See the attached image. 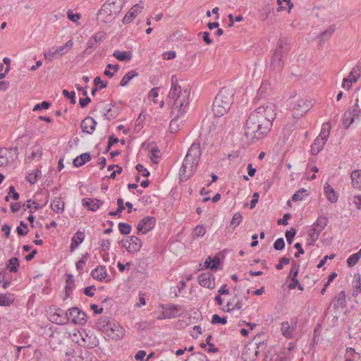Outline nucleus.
<instances>
[{"label": "nucleus", "mask_w": 361, "mask_h": 361, "mask_svg": "<svg viewBox=\"0 0 361 361\" xmlns=\"http://www.w3.org/2000/svg\"><path fill=\"white\" fill-rule=\"evenodd\" d=\"M312 106L310 102L307 99H300L293 108V117L295 118L302 117L311 109Z\"/></svg>", "instance_id": "obj_12"}, {"label": "nucleus", "mask_w": 361, "mask_h": 361, "mask_svg": "<svg viewBox=\"0 0 361 361\" xmlns=\"http://www.w3.org/2000/svg\"><path fill=\"white\" fill-rule=\"evenodd\" d=\"M283 2H286L288 6V11L290 12L291 8L293 7V4L290 1V0H277V4L279 6L276 9L277 12H280L283 10H286V8L283 6Z\"/></svg>", "instance_id": "obj_46"}, {"label": "nucleus", "mask_w": 361, "mask_h": 361, "mask_svg": "<svg viewBox=\"0 0 361 361\" xmlns=\"http://www.w3.org/2000/svg\"><path fill=\"white\" fill-rule=\"evenodd\" d=\"M156 219L154 216H145L137 224V234H146L151 231L156 224Z\"/></svg>", "instance_id": "obj_11"}, {"label": "nucleus", "mask_w": 361, "mask_h": 361, "mask_svg": "<svg viewBox=\"0 0 361 361\" xmlns=\"http://www.w3.org/2000/svg\"><path fill=\"white\" fill-rule=\"evenodd\" d=\"M73 42L71 39L68 40L64 45L59 47L56 49L58 56H61L66 54L68 50L73 47Z\"/></svg>", "instance_id": "obj_44"}, {"label": "nucleus", "mask_w": 361, "mask_h": 361, "mask_svg": "<svg viewBox=\"0 0 361 361\" xmlns=\"http://www.w3.org/2000/svg\"><path fill=\"white\" fill-rule=\"evenodd\" d=\"M86 314L79 308L74 307L68 311V321L80 325H84L87 322Z\"/></svg>", "instance_id": "obj_9"}, {"label": "nucleus", "mask_w": 361, "mask_h": 361, "mask_svg": "<svg viewBox=\"0 0 361 361\" xmlns=\"http://www.w3.org/2000/svg\"><path fill=\"white\" fill-rule=\"evenodd\" d=\"M106 34L104 32L99 31L91 37L87 42V49L83 51L84 54H90L95 50L99 45L106 39Z\"/></svg>", "instance_id": "obj_8"}, {"label": "nucleus", "mask_w": 361, "mask_h": 361, "mask_svg": "<svg viewBox=\"0 0 361 361\" xmlns=\"http://www.w3.org/2000/svg\"><path fill=\"white\" fill-rule=\"evenodd\" d=\"M300 264L295 260L291 262V269L288 277L295 278L298 276L299 273Z\"/></svg>", "instance_id": "obj_47"}, {"label": "nucleus", "mask_w": 361, "mask_h": 361, "mask_svg": "<svg viewBox=\"0 0 361 361\" xmlns=\"http://www.w3.org/2000/svg\"><path fill=\"white\" fill-rule=\"evenodd\" d=\"M142 247V241L140 238L137 236H130L129 240V243L128 245V248L129 252H137L140 250Z\"/></svg>", "instance_id": "obj_22"}, {"label": "nucleus", "mask_w": 361, "mask_h": 361, "mask_svg": "<svg viewBox=\"0 0 361 361\" xmlns=\"http://www.w3.org/2000/svg\"><path fill=\"white\" fill-rule=\"evenodd\" d=\"M291 279H292V283H290L288 285V288L290 289H294V288H295L297 287L300 290H304L303 286L300 284V283L299 282V281L297 279V277L291 278Z\"/></svg>", "instance_id": "obj_57"}, {"label": "nucleus", "mask_w": 361, "mask_h": 361, "mask_svg": "<svg viewBox=\"0 0 361 361\" xmlns=\"http://www.w3.org/2000/svg\"><path fill=\"white\" fill-rule=\"evenodd\" d=\"M171 86L168 94L167 102L172 106V114H175V111L186 112L190 88L189 85L180 86L175 75L171 76Z\"/></svg>", "instance_id": "obj_2"}, {"label": "nucleus", "mask_w": 361, "mask_h": 361, "mask_svg": "<svg viewBox=\"0 0 361 361\" xmlns=\"http://www.w3.org/2000/svg\"><path fill=\"white\" fill-rule=\"evenodd\" d=\"M324 193L327 200L331 203H335L338 201V195L335 190L328 183H326L324 187Z\"/></svg>", "instance_id": "obj_24"}, {"label": "nucleus", "mask_w": 361, "mask_h": 361, "mask_svg": "<svg viewBox=\"0 0 361 361\" xmlns=\"http://www.w3.org/2000/svg\"><path fill=\"white\" fill-rule=\"evenodd\" d=\"M202 154L200 145L192 143L188 149L179 172L180 181L188 180L196 171Z\"/></svg>", "instance_id": "obj_3"}, {"label": "nucleus", "mask_w": 361, "mask_h": 361, "mask_svg": "<svg viewBox=\"0 0 361 361\" xmlns=\"http://www.w3.org/2000/svg\"><path fill=\"white\" fill-rule=\"evenodd\" d=\"M14 299V295L11 293L0 294V306H9Z\"/></svg>", "instance_id": "obj_34"}, {"label": "nucleus", "mask_w": 361, "mask_h": 361, "mask_svg": "<svg viewBox=\"0 0 361 361\" xmlns=\"http://www.w3.org/2000/svg\"><path fill=\"white\" fill-rule=\"evenodd\" d=\"M293 328L290 326V324L288 322H283L281 323V332L282 334L288 338H293L292 331Z\"/></svg>", "instance_id": "obj_36"}, {"label": "nucleus", "mask_w": 361, "mask_h": 361, "mask_svg": "<svg viewBox=\"0 0 361 361\" xmlns=\"http://www.w3.org/2000/svg\"><path fill=\"white\" fill-rule=\"evenodd\" d=\"M75 361H97L95 356L87 351L81 352L80 355L75 359Z\"/></svg>", "instance_id": "obj_35"}, {"label": "nucleus", "mask_w": 361, "mask_h": 361, "mask_svg": "<svg viewBox=\"0 0 361 361\" xmlns=\"http://www.w3.org/2000/svg\"><path fill=\"white\" fill-rule=\"evenodd\" d=\"M137 75L138 73L135 71H129L121 79L120 85L122 87L126 86L133 78Z\"/></svg>", "instance_id": "obj_38"}, {"label": "nucleus", "mask_w": 361, "mask_h": 361, "mask_svg": "<svg viewBox=\"0 0 361 361\" xmlns=\"http://www.w3.org/2000/svg\"><path fill=\"white\" fill-rule=\"evenodd\" d=\"M330 130H331L330 123L328 122L323 123V125L322 126L321 132H320L319 136H317V137H321L322 139H324V140H325L326 142V140H328L329 133H330Z\"/></svg>", "instance_id": "obj_37"}, {"label": "nucleus", "mask_w": 361, "mask_h": 361, "mask_svg": "<svg viewBox=\"0 0 361 361\" xmlns=\"http://www.w3.org/2000/svg\"><path fill=\"white\" fill-rule=\"evenodd\" d=\"M54 191H55L54 194L56 195V196H54V198L51 201L50 206H51V209L54 212H56L57 214H61L64 210V202L63 201H61V195L57 194L58 189L56 188H55Z\"/></svg>", "instance_id": "obj_18"}, {"label": "nucleus", "mask_w": 361, "mask_h": 361, "mask_svg": "<svg viewBox=\"0 0 361 361\" xmlns=\"http://www.w3.org/2000/svg\"><path fill=\"white\" fill-rule=\"evenodd\" d=\"M42 155V151L39 150L38 148L32 149L30 156H27L25 160L27 159H35L37 157H40Z\"/></svg>", "instance_id": "obj_61"}, {"label": "nucleus", "mask_w": 361, "mask_h": 361, "mask_svg": "<svg viewBox=\"0 0 361 361\" xmlns=\"http://www.w3.org/2000/svg\"><path fill=\"white\" fill-rule=\"evenodd\" d=\"M285 247V241L283 238H278L274 243V248L276 250H282Z\"/></svg>", "instance_id": "obj_59"}, {"label": "nucleus", "mask_w": 361, "mask_h": 361, "mask_svg": "<svg viewBox=\"0 0 361 361\" xmlns=\"http://www.w3.org/2000/svg\"><path fill=\"white\" fill-rule=\"evenodd\" d=\"M319 234H320L319 233L316 231L315 228H312L309 233L310 238L307 240V246L314 245L316 240L318 239Z\"/></svg>", "instance_id": "obj_45"}, {"label": "nucleus", "mask_w": 361, "mask_h": 361, "mask_svg": "<svg viewBox=\"0 0 361 361\" xmlns=\"http://www.w3.org/2000/svg\"><path fill=\"white\" fill-rule=\"evenodd\" d=\"M17 233L20 236H25L28 233L27 224H25L23 221H21L20 223V226L16 228Z\"/></svg>", "instance_id": "obj_51"}, {"label": "nucleus", "mask_w": 361, "mask_h": 361, "mask_svg": "<svg viewBox=\"0 0 361 361\" xmlns=\"http://www.w3.org/2000/svg\"><path fill=\"white\" fill-rule=\"evenodd\" d=\"M234 90L226 87H222L213 102V113L215 116H224L231 108L233 104Z\"/></svg>", "instance_id": "obj_5"}, {"label": "nucleus", "mask_w": 361, "mask_h": 361, "mask_svg": "<svg viewBox=\"0 0 361 361\" xmlns=\"http://www.w3.org/2000/svg\"><path fill=\"white\" fill-rule=\"evenodd\" d=\"M357 113V110L354 109L351 111H346L343 114V124L345 126L346 128H349L351 123L354 121V116Z\"/></svg>", "instance_id": "obj_33"}, {"label": "nucleus", "mask_w": 361, "mask_h": 361, "mask_svg": "<svg viewBox=\"0 0 361 361\" xmlns=\"http://www.w3.org/2000/svg\"><path fill=\"white\" fill-rule=\"evenodd\" d=\"M75 286V279L72 274H66V286H65V297L63 300L68 298L73 291Z\"/></svg>", "instance_id": "obj_26"}, {"label": "nucleus", "mask_w": 361, "mask_h": 361, "mask_svg": "<svg viewBox=\"0 0 361 361\" xmlns=\"http://www.w3.org/2000/svg\"><path fill=\"white\" fill-rule=\"evenodd\" d=\"M122 9V6H116V2L114 0H108L104 4L99 11V16H109L112 14L118 13Z\"/></svg>", "instance_id": "obj_10"}, {"label": "nucleus", "mask_w": 361, "mask_h": 361, "mask_svg": "<svg viewBox=\"0 0 361 361\" xmlns=\"http://www.w3.org/2000/svg\"><path fill=\"white\" fill-rule=\"evenodd\" d=\"M335 31V27L334 25H331L327 28L326 30L322 32L318 36V38L319 39V47H322L323 44L325 41L328 40L331 36L333 35V33Z\"/></svg>", "instance_id": "obj_28"}, {"label": "nucleus", "mask_w": 361, "mask_h": 361, "mask_svg": "<svg viewBox=\"0 0 361 361\" xmlns=\"http://www.w3.org/2000/svg\"><path fill=\"white\" fill-rule=\"evenodd\" d=\"M67 17L70 20L75 23L80 18V15L79 13H73L72 11L68 10L67 11Z\"/></svg>", "instance_id": "obj_63"}, {"label": "nucleus", "mask_w": 361, "mask_h": 361, "mask_svg": "<svg viewBox=\"0 0 361 361\" xmlns=\"http://www.w3.org/2000/svg\"><path fill=\"white\" fill-rule=\"evenodd\" d=\"M243 216L240 212H236L234 214L231 221L230 223V226H233V228H235L240 224L242 222Z\"/></svg>", "instance_id": "obj_48"}, {"label": "nucleus", "mask_w": 361, "mask_h": 361, "mask_svg": "<svg viewBox=\"0 0 361 361\" xmlns=\"http://www.w3.org/2000/svg\"><path fill=\"white\" fill-rule=\"evenodd\" d=\"M143 6H140L139 4H136L132 6L130 10L126 14L124 18L122 20L123 24L129 23L132 20H133L138 13L141 12Z\"/></svg>", "instance_id": "obj_19"}, {"label": "nucleus", "mask_w": 361, "mask_h": 361, "mask_svg": "<svg viewBox=\"0 0 361 361\" xmlns=\"http://www.w3.org/2000/svg\"><path fill=\"white\" fill-rule=\"evenodd\" d=\"M106 334L113 340L118 341L125 336V329L118 323L113 322Z\"/></svg>", "instance_id": "obj_13"}, {"label": "nucleus", "mask_w": 361, "mask_h": 361, "mask_svg": "<svg viewBox=\"0 0 361 361\" xmlns=\"http://www.w3.org/2000/svg\"><path fill=\"white\" fill-rule=\"evenodd\" d=\"M360 256L356 252L351 255L347 259V264L349 267H354L360 259Z\"/></svg>", "instance_id": "obj_52"}, {"label": "nucleus", "mask_w": 361, "mask_h": 361, "mask_svg": "<svg viewBox=\"0 0 361 361\" xmlns=\"http://www.w3.org/2000/svg\"><path fill=\"white\" fill-rule=\"evenodd\" d=\"M326 143V141L321 137H317L314 140L313 144L311 145V152L312 154L316 155L321 152Z\"/></svg>", "instance_id": "obj_31"}, {"label": "nucleus", "mask_w": 361, "mask_h": 361, "mask_svg": "<svg viewBox=\"0 0 361 361\" xmlns=\"http://www.w3.org/2000/svg\"><path fill=\"white\" fill-rule=\"evenodd\" d=\"M49 320L56 324H63L68 322V312H65L62 309L56 307H50L49 311Z\"/></svg>", "instance_id": "obj_7"}, {"label": "nucleus", "mask_w": 361, "mask_h": 361, "mask_svg": "<svg viewBox=\"0 0 361 361\" xmlns=\"http://www.w3.org/2000/svg\"><path fill=\"white\" fill-rule=\"evenodd\" d=\"M94 84L95 86L98 87L99 90L106 87L108 82L102 81L99 76H97L94 79Z\"/></svg>", "instance_id": "obj_58"}, {"label": "nucleus", "mask_w": 361, "mask_h": 361, "mask_svg": "<svg viewBox=\"0 0 361 361\" xmlns=\"http://www.w3.org/2000/svg\"><path fill=\"white\" fill-rule=\"evenodd\" d=\"M185 361H209L207 356L200 352L191 354Z\"/></svg>", "instance_id": "obj_39"}, {"label": "nucleus", "mask_w": 361, "mask_h": 361, "mask_svg": "<svg viewBox=\"0 0 361 361\" xmlns=\"http://www.w3.org/2000/svg\"><path fill=\"white\" fill-rule=\"evenodd\" d=\"M91 276L94 279L102 281L107 276L105 266L99 265L93 269L91 272Z\"/></svg>", "instance_id": "obj_25"}, {"label": "nucleus", "mask_w": 361, "mask_h": 361, "mask_svg": "<svg viewBox=\"0 0 361 361\" xmlns=\"http://www.w3.org/2000/svg\"><path fill=\"white\" fill-rule=\"evenodd\" d=\"M58 52L56 51V49L54 48L50 49L48 52H47V62L51 61L54 59L58 58Z\"/></svg>", "instance_id": "obj_60"}, {"label": "nucleus", "mask_w": 361, "mask_h": 361, "mask_svg": "<svg viewBox=\"0 0 361 361\" xmlns=\"http://www.w3.org/2000/svg\"><path fill=\"white\" fill-rule=\"evenodd\" d=\"M275 105L268 102L253 111L245 122V135L253 142L266 137L270 132L276 118Z\"/></svg>", "instance_id": "obj_1"}, {"label": "nucleus", "mask_w": 361, "mask_h": 361, "mask_svg": "<svg viewBox=\"0 0 361 361\" xmlns=\"http://www.w3.org/2000/svg\"><path fill=\"white\" fill-rule=\"evenodd\" d=\"M350 176H351V179H352V183L353 185H355V181H356V183H358V181H357L356 179L361 178V170L357 169V170L353 171Z\"/></svg>", "instance_id": "obj_64"}, {"label": "nucleus", "mask_w": 361, "mask_h": 361, "mask_svg": "<svg viewBox=\"0 0 361 361\" xmlns=\"http://www.w3.org/2000/svg\"><path fill=\"white\" fill-rule=\"evenodd\" d=\"M289 44V40L286 37H281L277 41L276 49L271 58L269 67L273 72L280 73L282 71L285 59L290 51Z\"/></svg>", "instance_id": "obj_4"}, {"label": "nucleus", "mask_w": 361, "mask_h": 361, "mask_svg": "<svg viewBox=\"0 0 361 361\" xmlns=\"http://www.w3.org/2000/svg\"><path fill=\"white\" fill-rule=\"evenodd\" d=\"M346 306L345 293L343 290L339 292L335 297L334 308L337 310L338 308H343Z\"/></svg>", "instance_id": "obj_29"}, {"label": "nucleus", "mask_w": 361, "mask_h": 361, "mask_svg": "<svg viewBox=\"0 0 361 361\" xmlns=\"http://www.w3.org/2000/svg\"><path fill=\"white\" fill-rule=\"evenodd\" d=\"M63 334L58 331H52L49 335L48 343L50 348L56 353L60 354L63 351V344L62 343Z\"/></svg>", "instance_id": "obj_6"}, {"label": "nucleus", "mask_w": 361, "mask_h": 361, "mask_svg": "<svg viewBox=\"0 0 361 361\" xmlns=\"http://www.w3.org/2000/svg\"><path fill=\"white\" fill-rule=\"evenodd\" d=\"M255 346L254 347H247L243 351V355H246L247 353H254L252 357H249V361H254L259 356L261 350H263L266 347V345L264 342H259V343H255Z\"/></svg>", "instance_id": "obj_16"}, {"label": "nucleus", "mask_w": 361, "mask_h": 361, "mask_svg": "<svg viewBox=\"0 0 361 361\" xmlns=\"http://www.w3.org/2000/svg\"><path fill=\"white\" fill-rule=\"evenodd\" d=\"M91 160V155L88 152L82 153L75 157L73 161L75 167H80Z\"/></svg>", "instance_id": "obj_27"}, {"label": "nucleus", "mask_w": 361, "mask_h": 361, "mask_svg": "<svg viewBox=\"0 0 361 361\" xmlns=\"http://www.w3.org/2000/svg\"><path fill=\"white\" fill-rule=\"evenodd\" d=\"M119 232L123 235H128L131 232L132 228L127 223L121 222L118 224Z\"/></svg>", "instance_id": "obj_49"}, {"label": "nucleus", "mask_w": 361, "mask_h": 361, "mask_svg": "<svg viewBox=\"0 0 361 361\" xmlns=\"http://www.w3.org/2000/svg\"><path fill=\"white\" fill-rule=\"evenodd\" d=\"M117 205H118V208L116 211H114V212L111 211L109 212V216H116L118 217L121 216V212L125 209L124 202L122 198H118L117 200Z\"/></svg>", "instance_id": "obj_42"}, {"label": "nucleus", "mask_w": 361, "mask_h": 361, "mask_svg": "<svg viewBox=\"0 0 361 361\" xmlns=\"http://www.w3.org/2000/svg\"><path fill=\"white\" fill-rule=\"evenodd\" d=\"M212 324H221L225 325L227 324V317H221L219 315L215 314L212 316Z\"/></svg>", "instance_id": "obj_53"}, {"label": "nucleus", "mask_w": 361, "mask_h": 361, "mask_svg": "<svg viewBox=\"0 0 361 361\" xmlns=\"http://www.w3.org/2000/svg\"><path fill=\"white\" fill-rule=\"evenodd\" d=\"M309 195V193L307 192V190L305 188H300L295 193L293 194L292 196V200L293 202H298L302 200L305 197H307Z\"/></svg>", "instance_id": "obj_41"}, {"label": "nucleus", "mask_w": 361, "mask_h": 361, "mask_svg": "<svg viewBox=\"0 0 361 361\" xmlns=\"http://www.w3.org/2000/svg\"><path fill=\"white\" fill-rule=\"evenodd\" d=\"M97 124L93 118L87 116L82 121L80 128L83 133L91 135L94 131Z\"/></svg>", "instance_id": "obj_15"}, {"label": "nucleus", "mask_w": 361, "mask_h": 361, "mask_svg": "<svg viewBox=\"0 0 361 361\" xmlns=\"http://www.w3.org/2000/svg\"><path fill=\"white\" fill-rule=\"evenodd\" d=\"M135 169L138 172L142 173L144 177H149L150 175L149 171L140 164H137Z\"/></svg>", "instance_id": "obj_62"}, {"label": "nucleus", "mask_w": 361, "mask_h": 361, "mask_svg": "<svg viewBox=\"0 0 361 361\" xmlns=\"http://www.w3.org/2000/svg\"><path fill=\"white\" fill-rule=\"evenodd\" d=\"M63 94L66 98L70 99V102L71 104H75L76 103L75 92H69L67 90H63Z\"/></svg>", "instance_id": "obj_55"}, {"label": "nucleus", "mask_w": 361, "mask_h": 361, "mask_svg": "<svg viewBox=\"0 0 361 361\" xmlns=\"http://www.w3.org/2000/svg\"><path fill=\"white\" fill-rule=\"evenodd\" d=\"M88 257H89V254L85 253V255H82V258L76 262L75 267H76L77 270L80 273L83 270L82 265L86 263V261L88 259Z\"/></svg>", "instance_id": "obj_54"}, {"label": "nucleus", "mask_w": 361, "mask_h": 361, "mask_svg": "<svg viewBox=\"0 0 361 361\" xmlns=\"http://www.w3.org/2000/svg\"><path fill=\"white\" fill-rule=\"evenodd\" d=\"M113 321H111L107 317H102L97 320L95 323V327L106 334V331H109V328H110L111 324Z\"/></svg>", "instance_id": "obj_21"}, {"label": "nucleus", "mask_w": 361, "mask_h": 361, "mask_svg": "<svg viewBox=\"0 0 361 361\" xmlns=\"http://www.w3.org/2000/svg\"><path fill=\"white\" fill-rule=\"evenodd\" d=\"M85 239V233L80 231H78L73 235L71 240V243L70 246L71 252H73L76 249L80 243Z\"/></svg>", "instance_id": "obj_23"}, {"label": "nucleus", "mask_w": 361, "mask_h": 361, "mask_svg": "<svg viewBox=\"0 0 361 361\" xmlns=\"http://www.w3.org/2000/svg\"><path fill=\"white\" fill-rule=\"evenodd\" d=\"M295 234L296 230L293 228H291L290 230L286 231L285 235L288 244H291L293 243Z\"/></svg>", "instance_id": "obj_56"}, {"label": "nucleus", "mask_w": 361, "mask_h": 361, "mask_svg": "<svg viewBox=\"0 0 361 361\" xmlns=\"http://www.w3.org/2000/svg\"><path fill=\"white\" fill-rule=\"evenodd\" d=\"M198 282L202 287L209 289H213L214 288V276L209 272L202 273L198 276Z\"/></svg>", "instance_id": "obj_14"}, {"label": "nucleus", "mask_w": 361, "mask_h": 361, "mask_svg": "<svg viewBox=\"0 0 361 361\" xmlns=\"http://www.w3.org/2000/svg\"><path fill=\"white\" fill-rule=\"evenodd\" d=\"M102 204V201L99 199L86 197L82 200L83 206L87 207L89 210L92 212L97 211Z\"/></svg>", "instance_id": "obj_20"}, {"label": "nucleus", "mask_w": 361, "mask_h": 361, "mask_svg": "<svg viewBox=\"0 0 361 361\" xmlns=\"http://www.w3.org/2000/svg\"><path fill=\"white\" fill-rule=\"evenodd\" d=\"M361 75V66H355L350 73V83L355 82Z\"/></svg>", "instance_id": "obj_40"}, {"label": "nucleus", "mask_w": 361, "mask_h": 361, "mask_svg": "<svg viewBox=\"0 0 361 361\" xmlns=\"http://www.w3.org/2000/svg\"><path fill=\"white\" fill-rule=\"evenodd\" d=\"M353 283L354 288L353 295L356 297L359 293H361V276L359 275L357 279L354 281Z\"/></svg>", "instance_id": "obj_50"}, {"label": "nucleus", "mask_w": 361, "mask_h": 361, "mask_svg": "<svg viewBox=\"0 0 361 361\" xmlns=\"http://www.w3.org/2000/svg\"><path fill=\"white\" fill-rule=\"evenodd\" d=\"M113 56L121 61H129L132 59L133 54L130 51H120L116 50L114 52Z\"/></svg>", "instance_id": "obj_32"}, {"label": "nucleus", "mask_w": 361, "mask_h": 361, "mask_svg": "<svg viewBox=\"0 0 361 361\" xmlns=\"http://www.w3.org/2000/svg\"><path fill=\"white\" fill-rule=\"evenodd\" d=\"M184 113L175 111V114H172V111H171V116H174L169 124V129L171 133H175L179 130L180 126L183 122V120L179 121V119Z\"/></svg>", "instance_id": "obj_17"}, {"label": "nucleus", "mask_w": 361, "mask_h": 361, "mask_svg": "<svg viewBox=\"0 0 361 361\" xmlns=\"http://www.w3.org/2000/svg\"><path fill=\"white\" fill-rule=\"evenodd\" d=\"M328 224L327 217L321 215L319 216L315 223L313 224L312 228H315L316 231L318 233H321L326 226Z\"/></svg>", "instance_id": "obj_30"}, {"label": "nucleus", "mask_w": 361, "mask_h": 361, "mask_svg": "<svg viewBox=\"0 0 361 361\" xmlns=\"http://www.w3.org/2000/svg\"><path fill=\"white\" fill-rule=\"evenodd\" d=\"M20 266L19 260L17 257H12L8 260L7 267L11 272L16 273Z\"/></svg>", "instance_id": "obj_43"}]
</instances>
